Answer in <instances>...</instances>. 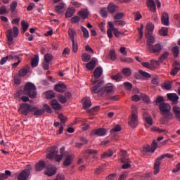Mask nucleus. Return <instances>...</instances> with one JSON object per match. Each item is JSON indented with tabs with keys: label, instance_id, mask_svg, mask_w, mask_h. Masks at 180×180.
I'll return each instance as SVG.
<instances>
[{
	"label": "nucleus",
	"instance_id": "62",
	"mask_svg": "<svg viewBox=\"0 0 180 180\" xmlns=\"http://www.w3.org/2000/svg\"><path fill=\"white\" fill-rule=\"evenodd\" d=\"M58 100L60 103H67V98L63 95L58 96Z\"/></svg>",
	"mask_w": 180,
	"mask_h": 180
},
{
	"label": "nucleus",
	"instance_id": "59",
	"mask_svg": "<svg viewBox=\"0 0 180 180\" xmlns=\"http://www.w3.org/2000/svg\"><path fill=\"white\" fill-rule=\"evenodd\" d=\"M16 8H18V2L13 1V3H11V4L10 6V9H11V12L16 11Z\"/></svg>",
	"mask_w": 180,
	"mask_h": 180
},
{
	"label": "nucleus",
	"instance_id": "42",
	"mask_svg": "<svg viewBox=\"0 0 180 180\" xmlns=\"http://www.w3.org/2000/svg\"><path fill=\"white\" fill-rule=\"evenodd\" d=\"M9 13V10L6 8V6L2 5L0 7V15H5Z\"/></svg>",
	"mask_w": 180,
	"mask_h": 180
},
{
	"label": "nucleus",
	"instance_id": "18",
	"mask_svg": "<svg viewBox=\"0 0 180 180\" xmlns=\"http://www.w3.org/2000/svg\"><path fill=\"white\" fill-rule=\"evenodd\" d=\"M161 22L164 26H169V16L167 13H163L161 17Z\"/></svg>",
	"mask_w": 180,
	"mask_h": 180
},
{
	"label": "nucleus",
	"instance_id": "9",
	"mask_svg": "<svg viewBox=\"0 0 180 180\" xmlns=\"http://www.w3.org/2000/svg\"><path fill=\"white\" fill-rule=\"evenodd\" d=\"M46 168L45 175H48V176H53L57 173V167L54 165H47Z\"/></svg>",
	"mask_w": 180,
	"mask_h": 180
},
{
	"label": "nucleus",
	"instance_id": "2",
	"mask_svg": "<svg viewBox=\"0 0 180 180\" xmlns=\"http://www.w3.org/2000/svg\"><path fill=\"white\" fill-rule=\"evenodd\" d=\"M159 108L162 113V116H163L165 119L171 120V119L174 117V114L171 112V105H169V104L162 103L160 105Z\"/></svg>",
	"mask_w": 180,
	"mask_h": 180
},
{
	"label": "nucleus",
	"instance_id": "14",
	"mask_svg": "<svg viewBox=\"0 0 180 180\" xmlns=\"http://www.w3.org/2000/svg\"><path fill=\"white\" fill-rule=\"evenodd\" d=\"M146 5L150 12H152L153 13H155V12H157V7L155 6V1H154V0H148L146 2Z\"/></svg>",
	"mask_w": 180,
	"mask_h": 180
},
{
	"label": "nucleus",
	"instance_id": "16",
	"mask_svg": "<svg viewBox=\"0 0 180 180\" xmlns=\"http://www.w3.org/2000/svg\"><path fill=\"white\" fill-rule=\"evenodd\" d=\"M6 37L8 40V45L12 46L13 44V30H8L6 32Z\"/></svg>",
	"mask_w": 180,
	"mask_h": 180
},
{
	"label": "nucleus",
	"instance_id": "27",
	"mask_svg": "<svg viewBox=\"0 0 180 180\" xmlns=\"http://www.w3.org/2000/svg\"><path fill=\"white\" fill-rule=\"evenodd\" d=\"M68 34L71 41H74L75 40V37L77 36V31L74 28H69Z\"/></svg>",
	"mask_w": 180,
	"mask_h": 180
},
{
	"label": "nucleus",
	"instance_id": "49",
	"mask_svg": "<svg viewBox=\"0 0 180 180\" xmlns=\"http://www.w3.org/2000/svg\"><path fill=\"white\" fill-rule=\"evenodd\" d=\"M89 60H91V55L86 53L82 54V61L84 63H88Z\"/></svg>",
	"mask_w": 180,
	"mask_h": 180
},
{
	"label": "nucleus",
	"instance_id": "26",
	"mask_svg": "<svg viewBox=\"0 0 180 180\" xmlns=\"http://www.w3.org/2000/svg\"><path fill=\"white\" fill-rule=\"evenodd\" d=\"M121 162L124 163V165L122 166V169H127L131 167V165L129 164L130 161H129V158H122Z\"/></svg>",
	"mask_w": 180,
	"mask_h": 180
},
{
	"label": "nucleus",
	"instance_id": "64",
	"mask_svg": "<svg viewBox=\"0 0 180 180\" xmlns=\"http://www.w3.org/2000/svg\"><path fill=\"white\" fill-rule=\"evenodd\" d=\"M151 84L153 85V88H156V86H158V78L154 77L151 80Z\"/></svg>",
	"mask_w": 180,
	"mask_h": 180
},
{
	"label": "nucleus",
	"instance_id": "50",
	"mask_svg": "<svg viewBox=\"0 0 180 180\" xmlns=\"http://www.w3.org/2000/svg\"><path fill=\"white\" fill-rule=\"evenodd\" d=\"M110 58L112 60V61H115L116 58H117V56H116V52L114 50H111L109 53Z\"/></svg>",
	"mask_w": 180,
	"mask_h": 180
},
{
	"label": "nucleus",
	"instance_id": "36",
	"mask_svg": "<svg viewBox=\"0 0 180 180\" xmlns=\"http://www.w3.org/2000/svg\"><path fill=\"white\" fill-rule=\"evenodd\" d=\"M111 79H114V81H116L117 82H120V81L123 79V76H122V74L117 73L115 75H112Z\"/></svg>",
	"mask_w": 180,
	"mask_h": 180
},
{
	"label": "nucleus",
	"instance_id": "48",
	"mask_svg": "<svg viewBox=\"0 0 180 180\" xmlns=\"http://www.w3.org/2000/svg\"><path fill=\"white\" fill-rule=\"evenodd\" d=\"M21 76L20 75H14V82L15 85H20L22 84V78H20Z\"/></svg>",
	"mask_w": 180,
	"mask_h": 180
},
{
	"label": "nucleus",
	"instance_id": "38",
	"mask_svg": "<svg viewBox=\"0 0 180 180\" xmlns=\"http://www.w3.org/2000/svg\"><path fill=\"white\" fill-rule=\"evenodd\" d=\"M174 57L176 58L179 56V47L178 46H173L172 49Z\"/></svg>",
	"mask_w": 180,
	"mask_h": 180
},
{
	"label": "nucleus",
	"instance_id": "35",
	"mask_svg": "<svg viewBox=\"0 0 180 180\" xmlns=\"http://www.w3.org/2000/svg\"><path fill=\"white\" fill-rule=\"evenodd\" d=\"M173 112L176 119L180 122V108L178 106H174L173 108Z\"/></svg>",
	"mask_w": 180,
	"mask_h": 180
},
{
	"label": "nucleus",
	"instance_id": "7",
	"mask_svg": "<svg viewBox=\"0 0 180 180\" xmlns=\"http://www.w3.org/2000/svg\"><path fill=\"white\" fill-rule=\"evenodd\" d=\"M104 81L101 80L97 84H96L91 89L92 94H98L101 96L103 95V84Z\"/></svg>",
	"mask_w": 180,
	"mask_h": 180
},
{
	"label": "nucleus",
	"instance_id": "44",
	"mask_svg": "<svg viewBox=\"0 0 180 180\" xmlns=\"http://www.w3.org/2000/svg\"><path fill=\"white\" fill-rule=\"evenodd\" d=\"M122 72L125 77H130L131 75V70L130 68H124L122 69Z\"/></svg>",
	"mask_w": 180,
	"mask_h": 180
},
{
	"label": "nucleus",
	"instance_id": "37",
	"mask_svg": "<svg viewBox=\"0 0 180 180\" xmlns=\"http://www.w3.org/2000/svg\"><path fill=\"white\" fill-rule=\"evenodd\" d=\"M74 13H75V10L68 8L65 13V18H72Z\"/></svg>",
	"mask_w": 180,
	"mask_h": 180
},
{
	"label": "nucleus",
	"instance_id": "25",
	"mask_svg": "<svg viewBox=\"0 0 180 180\" xmlns=\"http://www.w3.org/2000/svg\"><path fill=\"white\" fill-rule=\"evenodd\" d=\"M96 154H98V151L96 150L87 149L85 150L84 158L86 160H88V158H89V155H96Z\"/></svg>",
	"mask_w": 180,
	"mask_h": 180
},
{
	"label": "nucleus",
	"instance_id": "63",
	"mask_svg": "<svg viewBox=\"0 0 180 180\" xmlns=\"http://www.w3.org/2000/svg\"><path fill=\"white\" fill-rule=\"evenodd\" d=\"M162 88H163V89H167V91H169V89H171V88H172V86L171 85V83L165 82L162 85Z\"/></svg>",
	"mask_w": 180,
	"mask_h": 180
},
{
	"label": "nucleus",
	"instance_id": "34",
	"mask_svg": "<svg viewBox=\"0 0 180 180\" xmlns=\"http://www.w3.org/2000/svg\"><path fill=\"white\" fill-rule=\"evenodd\" d=\"M153 31H154V24H153L152 22L147 23L146 33H149V34H151V33H153Z\"/></svg>",
	"mask_w": 180,
	"mask_h": 180
},
{
	"label": "nucleus",
	"instance_id": "17",
	"mask_svg": "<svg viewBox=\"0 0 180 180\" xmlns=\"http://www.w3.org/2000/svg\"><path fill=\"white\" fill-rule=\"evenodd\" d=\"M46 167H47V165L46 164V162L41 160L38 162L35 165L36 171L38 172L43 171V169H44V168H46Z\"/></svg>",
	"mask_w": 180,
	"mask_h": 180
},
{
	"label": "nucleus",
	"instance_id": "8",
	"mask_svg": "<svg viewBox=\"0 0 180 180\" xmlns=\"http://www.w3.org/2000/svg\"><path fill=\"white\" fill-rule=\"evenodd\" d=\"M32 169L30 165H27L25 169L22 170L18 176V180H27L30 176V171Z\"/></svg>",
	"mask_w": 180,
	"mask_h": 180
},
{
	"label": "nucleus",
	"instance_id": "30",
	"mask_svg": "<svg viewBox=\"0 0 180 180\" xmlns=\"http://www.w3.org/2000/svg\"><path fill=\"white\" fill-rule=\"evenodd\" d=\"M108 11L109 13H115L117 11V6L115 5L113 3H110L108 6Z\"/></svg>",
	"mask_w": 180,
	"mask_h": 180
},
{
	"label": "nucleus",
	"instance_id": "12",
	"mask_svg": "<svg viewBox=\"0 0 180 180\" xmlns=\"http://www.w3.org/2000/svg\"><path fill=\"white\" fill-rule=\"evenodd\" d=\"M106 129L104 128L95 129L93 131H91V132L90 133V136H105L106 134Z\"/></svg>",
	"mask_w": 180,
	"mask_h": 180
},
{
	"label": "nucleus",
	"instance_id": "28",
	"mask_svg": "<svg viewBox=\"0 0 180 180\" xmlns=\"http://www.w3.org/2000/svg\"><path fill=\"white\" fill-rule=\"evenodd\" d=\"M95 67H96V60L95 59H92L89 63L86 65V68H87V70H89L90 71H92V70H94Z\"/></svg>",
	"mask_w": 180,
	"mask_h": 180
},
{
	"label": "nucleus",
	"instance_id": "3",
	"mask_svg": "<svg viewBox=\"0 0 180 180\" xmlns=\"http://www.w3.org/2000/svg\"><path fill=\"white\" fill-rule=\"evenodd\" d=\"M24 94L27 95L31 99H34L37 95L36 86H34L33 83L27 82L24 87Z\"/></svg>",
	"mask_w": 180,
	"mask_h": 180
},
{
	"label": "nucleus",
	"instance_id": "10",
	"mask_svg": "<svg viewBox=\"0 0 180 180\" xmlns=\"http://www.w3.org/2000/svg\"><path fill=\"white\" fill-rule=\"evenodd\" d=\"M129 125L132 129H136L139 126V115H131L129 119Z\"/></svg>",
	"mask_w": 180,
	"mask_h": 180
},
{
	"label": "nucleus",
	"instance_id": "53",
	"mask_svg": "<svg viewBox=\"0 0 180 180\" xmlns=\"http://www.w3.org/2000/svg\"><path fill=\"white\" fill-rule=\"evenodd\" d=\"M124 86L127 91H131V89L133 88V84L129 82H124Z\"/></svg>",
	"mask_w": 180,
	"mask_h": 180
},
{
	"label": "nucleus",
	"instance_id": "55",
	"mask_svg": "<svg viewBox=\"0 0 180 180\" xmlns=\"http://www.w3.org/2000/svg\"><path fill=\"white\" fill-rule=\"evenodd\" d=\"M51 60H53V55H51V53H46L44 56V60L50 63L51 61Z\"/></svg>",
	"mask_w": 180,
	"mask_h": 180
},
{
	"label": "nucleus",
	"instance_id": "61",
	"mask_svg": "<svg viewBox=\"0 0 180 180\" xmlns=\"http://www.w3.org/2000/svg\"><path fill=\"white\" fill-rule=\"evenodd\" d=\"M58 119L60 120V121L61 122V123H63V124L65 123V122H67V117L64 116L63 114H60L58 115Z\"/></svg>",
	"mask_w": 180,
	"mask_h": 180
},
{
	"label": "nucleus",
	"instance_id": "15",
	"mask_svg": "<svg viewBox=\"0 0 180 180\" xmlns=\"http://www.w3.org/2000/svg\"><path fill=\"white\" fill-rule=\"evenodd\" d=\"M167 98L169 101H171L172 103H178V100L179 99V96L175 93H170L167 94Z\"/></svg>",
	"mask_w": 180,
	"mask_h": 180
},
{
	"label": "nucleus",
	"instance_id": "6",
	"mask_svg": "<svg viewBox=\"0 0 180 180\" xmlns=\"http://www.w3.org/2000/svg\"><path fill=\"white\" fill-rule=\"evenodd\" d=\"M33 105L27 103H22L20 105L18 108V112L23 116H27L29 113H32V108Z\"/></svg>",
	"mask_w": 180,
	"mask_h": 180
},
{
	"label": "nucleus",
	"instance_id": "22",
	"mask_svg": "<svg viewBox=\"0 0 180 180\" xmlns=\"http://www.w3.org/2000/svg\"><path fill=\"white\" fill-rule=\"evenodd\" d=\"M15 58H18V56L16 55H9L6 57H4L0 60V65H4L8 61V60H15Z\"/></svg>",
	"mask_w": 180,
	"mask_h": 180
},
{
	"label": "nucleus",
	"instance_id": "24",
	"mask_svg": "<svg viewBox=\"0 0 180 180\" xmlns=\"http://www.w3.org/2000/svg\"><path fill=\"white\" fill-rule=\"evenodd\" d=\"M72 160H74V155H68L63 162L64 167H70L72 164Z\"/></svg>",
	"mask_w": 180,
	"mask_h": 180
},
{
	"label": "nucleus",
	"instance_id": "33",
	"mask_svg": "<svg viewBox=\"0 0 180 180\" xmlns=\"http://www.w3.org/2000/svg\"><path fill=\"white\" fill-rule=\"evenodd\" d=\"M113 155V150L110 149L106 152H104L101 155V158L103 160V158H107V157H112Z\"/></svg>",
	"mask_w": 180,
	"mask_h": 180
},
{
	"label": "nucleus",
	"instance_id": "1",
	"mask_svg": "<svg viewBox=\"0 0 180 180\" xmlns=\"http://www.w3.org/2000/svg\"><path fill=\"white\" fill-rule=\"evenodd\" d=\"M147 39L146 46L150 53H158V44L153 45L155 43V38L151 34L146 33Z\"/></svg>",
	"mask_w": 180,
	"mask_h": 180
},
{
	"label": "nucleus",
	"instance_id": "40",
	"mask_svg": "<svg viewBox=\"0 0 180 180\" xmlns=\"http://www.w3.org/2000/svg\"><path fill=\"white\" fill-rule=\"evenodd\" d=\"M159 34L160 36H168V28L167 27H163L159 31Z\"/></svg>",
	"mask_w": 180,
	"mask_h": 180
},
{
	"label": "nucleus",
	"instance_id": "13",
	"mask_svg": "<svg viewBox=\"0 0 180 180\" xmlns=\"http://www.w3.org/2000/svg\"><path fill=\"white\" fill-rule=\"evenodd\" d=\"M46 112V110L44 109H39L37 106L32 105L31 113H33L34 116H42V115H44Z\"/></svg>",
	"mask_w": 180,
	"mask_h": 180
},
{
	"label": "nucleus",
	"instance_id": "5",
	"mask_svg": "<svg viewBox=\"0 0 180 180\" xmlns=\"http://www.w3.org/2000/svg\"><path fill=\"white\" fill-rule=\"evenodd\" d=\"M157 147H158V143L157 140L153 139L151 146L150 145H146L143 146L141 150V153L143 155H150V154H153L155 150H157Z\"/></svg>",
	"mask_w": 180,
	"mask_h": 180
},
{
	"label": "nucleus",
	"instance_id": "21",
	"mask_svg": "<svg viewBox=\"0 0 180 180\" xmlns=\"http://www.w3.org/2000/svg\"><path fill=\"white\" fill-rule=\"evenodd\" d=\"M77 15L81 18V19H86L88 16H89V11L88 9L84 8L79 11Z\"/></svg>",
	"mask_w": 180,
	"mask_h": 180
},
{
	"label": "nucleus",
	"instance_id": "45",
	"mask_svg": "<svg viewBox=\"0 0 180 180\" xmlns=\"http://www.w3.org/2000/svg\"><path fill=\"white\" fill-rule=\"evenodd\" d=\"M56 96V94H54V91H48L46 94V98L47 99H53Z\"/></svg>",
	"mask_w": 180,
	"mask_h": 180
},
{
	"label": "nucleus",
	"instance_id": "23",
	"mask_svg": "<svg viewBox=\"0 0 180 180\" xmlns=\"http://www.w3.org/2000/svg\"><path fill=\"white\" fill-rule=\"evenodd\" d=\"M82 102L84 109H89V108L92 106V103L91 102V99L89 98V97H86L83 98Z\"/></svg>",
	"mask_w": 180,
	"mask_h": 180
},
{
	"label": "nucleus",
	"instance_id": "52",
	"mask_svg": "<svg viewBox=\"0 0 180 180\" xmlns=\"http://www.w3.org/2000/svg\"><path fill=\"white\" fill-rule=\"evenodd\" d=\"M131 116H139L137 107L136 105L131 106Z\"/></svg>",
	"mask_w": 180,
	"mask_h": 180
},
{
	"label": "nucleus",
	"instance_id": "32",
	"mask_svg": "<svg viewBox=\"0 0 180 180\" xmlns=\"http://www.w3.org/2000/svg\"><path fill=\"white\" fill-rule=\"evenodd\" d=\"M139 72L142 77L143 79H148V78H151V75L147 72L139 70Z\"/></svg>",
	"mask_w": 180,
	"mask_h": 180
},
{
	"label": "nucleus",
	"instance_id": "54",
	"mask_svg": "<svg viewBox=\"0 0 180 180\" xmlns=\"http://www.w3.org/2000/svg\"><path fill=\"white\" fill-rule=\"evenodd\" d=\"M141 98L146 103H150V97L146 94H141Z\"/></svg>",
	"mask_w": 180,
	"mask_h": 180
},
{
	"label": "nucleus",
	"instance_id": "11",
	"mask_svg": "<svg viewBox=\"0 0 180 180\" xmlns=\"http://www.w3.org/2000/svg\"><path fill=\"white\" fill-rule=\"evenodd\" d=\"M103 72V70L101 67H97L94 70V76L95 78V81L92 82L93 85H95V84L98 82V79L101 78Z\"/></svg>",
	"mask_w": 180,
	"mask_h": 180
},
{
	"label": "nucleus",
	"instance_id": "39",
	"mask_svg": "<svg viewBox=\"0 0 180 180\" xmlns=\"http://www.w3.org/2000/svg\"><path fill=\"white\" fill-rule=\"evenodd\" d=\"M81 30L83 33L84 37L88 39L89 37V32L88 31V29L84 26H81Z\"/></svg>",
	"mask_w": 180,
	"mask_h": 180
},
{
	"label": "nucleus",
	"instance_id": "46",
	"mask_svg": "<svg viewBox=\"0 0 180 180\" xmlns=\"http://www.w3.org/2000/svg\"><path fill=\"white\" fill-rule=\"evenodd\" d=\"M64 9V4L60 3L58 6H56L55 11L57 13H61V11Z\"/></svg>",
	"mask_w": 180,
	"mask_h": 180
},
{
	"label": "nucleus",
	"instance_id": "4",
	"mask_svg": "<svg viewBox=\"0 0 180 180\" xmlns=\"http://www.w3.org/2000/svg\"><path fill=\"white\" fill-rule=\"evenodd\" d=\"M57 154H58V148L57 146H53L51 148L49 153L46 154V158H48V160H53L55 158L57 162H60L61 160H63L64 155Z\"/></svg>",
	"mask_w": 180,
	"mask_h": 180
},
{
	"label": "nucleus",
	"instance_id": "60",
	"mask_svg": "<svg viewBox=\"0 0 180 180\" xmlns=\"http://www.w3.org/2000/svg\"><path fill=\"white\" fill-rule=\"evenodd\" d=\"M120 60L122 63H133V59L131 58H126V57H123V58H120Z\"/></svg>",
	"mask_w": 180,
	"mask_h": 180
},
{
	"label": "nucleus",
	"instance_id": "20",
	"mask_svg": "<svg viewBox=\"0 0 180 180\" xmlns=\"http://www.w3.org/2000/svg\"><path fill=\"white\" fill-rule=\"evenodd\" d=\"M103 95L106 94V95H109V94H112L113 92V84L110 83L106 84L105 87H103Z\"/></svg>",
	"mask_w": 180,
	"mask_h": 180
},
{
	"label": "nucleus",
	"instance_id": "58",
	"mask_svg": "<svg viewBox=\"0 0 180 180\" xmlns=\"http://www.w3.org/2000/svg\"><path fill=\"white\" fill-rule=\"evenodd\" d=\"M145 120L146 122V124H145L146 127H150V126H151L153 124V119H151V117H147L145 118Z\"/></svg>",
	"mask_w": 180,
	"mask_h": 180
},
{
	"label": "nucleus",
	"instance_id": "19",
	"mask_svg": "<svg viewBox=\"0 0 180 180\" xmlns=\"http://www.w3.org/2000/svg\"><path fill=\"white\" fill-rule=\"evenodd\" d=\"M54 89L55 91H56V92H60L61 94H63V92H65L67 89V86L63 83H59L55 86Z\"/></svg>",
	"mask_w": 180,
	"mask_h": 180
},
{
	"label": "nucleus",
	"instance_id": "47",
	"mask_svg": "<svg viewBox=\"0 0 180 180\" xmlns=\"http://www.w3.org/2000/svg\"><path fill=\"white\" fill-rule=\"evenodd\" d=\"M21 25L22 27V33H25L27 29H29V22H26L25 20L21 22Z\"/></svg>",
	"mask_w": 180,
	"mask_h": 180
},
{
	"label": "nucleus",
	"instance_id": "43",
	"mask_svg": "<svg viewBox=\"0 0 180 180\" xmlns=\"http://www.w3.org/2000/svg\"><path fill=\"white\" fill-rule=\"evenodd\" d=\"M157 67H158V61L154 59L150 60V70H154Z\"/></svg>",
	"mask_w": 180,
	"mask_h": 180
},
{
	"label": "nucleus",
	"instance_id": "29",
	"mask_svg": "<svg viewBox=\"0 0 180 180\" xmlns=\"http://www.w3.org/2000/svg\"><path fill=\"white\" fill-rule=\"evenodd\" d=\"M51 105L55 110H60L61 109V104L58 103L57 100H52Z\"/></svg>",
	"mask_w": 180,
	"mask_h": 180
},
{
	"label": "nucleus",
	"instance_id": "56",
	"mask_svg": "<svg viewBox=\"0 0 180 180\" xmlns=\"http://www.w3.org/2000/svg\"><path fill=\"white\" fill-rule=\"evenodd\" d=\"M154 175L158 174V158L155 159V162L154 165Z\"/></svg>",
	"mask_w": 180,
	"mask_h": 180
},
{
	"label": "nucleus",
	"instance_id": "41",
	"mask_svg": "<svg viewBox=\"0 0 180 180\" xmlns=\"http://www.w3.org/2000/svg\"><path fill=\"white\" fill-rule=\"evenodd\" d=\"M32 67H37L39 65V56H35V57L32 59Z\"/></svg>",
	"mask_w": 180,
	"mask_h": 180
},
{
	"label": "nucleus",
	"instance_id": "57",
	"mask_svg": "<svg viewBox=\"0 0 180 180\" xmlns=\"http://www.w3.org/2000/svg\"><path fill=\"white\" fill-rule=\"evenodd\" d=\"M103 171H104L103 166H100L96 169L94 174H96V175H99V174H102Z\"/></svg>",
	"mask_w": 180,
	"mask_h": 180
},
{
	"label": "nucleus",
	"instance_id": "31",
	"mask_svg": "<svg viewBox=\"0 0 180 180\" xmlns=\"http://www.w3.org/2000/svg\"><path fill=\"white\" fill-rule=\"evenodd\" d=\"M30 70V68L29 66H27L21 70H19V76L20 77H25L27 75V72H29Z\"/></svg>",
	"mask_w": 180,
	"mask_h": 180
},
{
	"label": "nucleus",
	"instance_id": "51",
	"mask_svg": "<svg viewBox=\"0 0 180 180\" xmlns=\"http://www.w3.org/2000/svg\"><path fill=\"white\" fill-rule=\"evenodd\" d=\"M144 28V25L143 24H141V27L138 28V32L139 33V39L137 40H141L143 39V29Z\"/></svg>",
	"mask_w": 180,
	"mask_h": 180
}]
</instances>
